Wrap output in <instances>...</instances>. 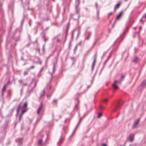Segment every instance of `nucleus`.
I'll return each instance as SVG.
<instances>
[{
	"label": "nucleus",
	"instance_id": "1",
	"mask_svg": "<svg viewBox=\"0 0 146 146\" xmlns=\"http://www.w3.org/2000/svg\"><path fill=\"white\" fill-rule=\"evenodd\" d=\"M121 83V82L118 81H114V82L113 84L112 85V86L113 89L114 90H116L118 89L119 88L117 86L118 84H120Z\"/></svg>",
	"mask_w": 146,
	"mask_h": 146
},
{
	"label": "nucleus",
	"instance_id": "2",
	"mask_svg": "<svg viewBox=\"0 0 146 146\" xmlns=\"http://www.w3.org/2000/svg\"><path fill=\"white\" fill-rule=\"evenodd\" d=\"M140 118L138 119L137 121H135L133 126L132 127L134 129L135 128H136L137 127V126L140 120Z\"/></svg>",
	"mask_w": 146,
	"mask_h": 146
},
{
	"label": "nucleus",
	"instance_id": "3",
	"mask_svg": "<svg viewBox=\"0 0 146 146\" xmlns=\"http://www.w3.org/2000/svg\"><path fill=\"white\" fill-rule=\"evenodd\" d=\"M43 107V104L42 103H41L40 104V106H39L37 110V113L38 114H39L40 113L41 110L42 109V108Z\"/></svg>",
	"mask_w": 146,
	"mask_h": 146
},
{
	"label": "nucleus",
	"instance_id": "4",
	"mask_svg": "<svg viewBox=\"0 0 146 146\" xmlns=\"http://www.w3.org/2000/svg\"><path fill=\"white\" fill-rule=\"evenodd\" d=\"M123 11H121L119 13V14L117 16L116 18V20H119L120 19L121 17V16H122V14H123Z\"/></svg>",
	"mask_w": 146,
	"mask_h": 146
},
{
	"label": "nucleus",
	"instance_id": "5",
	"mask_svg": "<svg viewBox=\"0 0 146 146\" xmlns=\"http://www.w3.org/2000/svg\"><path fill=\"white\" fill-rule=\"evenodd\" d=\"M129 140L131 142H132L134 139V135L133 134H130L129 138Z\"/></svg>",
	"mask_w": 146,
	"mask_h": 146
},
{
	"label": "nucleus",
	"instance_id": "6",
	"mask_svg": "<svg viewBox=\"0 0 146 146\" xmlns=\"http://www.w3.org/2000/svg\"><path fill=\"white\" fill-rule=\"evenodd\" d=\"M96 57H97L96 54H95V55L94 56V61H93V63L92 64V69H93L94 68V66L95 65L96 61Z\"/></svg>",
	"mask_w": 146,
	"mask_h": 146
},
{
	"label": "nucleus",
	"instance_id": "7",
	"mask_svg": "<svg viewBox=\"0 0 146 146\" xmlns=\"http://www.w3.org/2000/svg\"><path fill=\"white\" fill-rule=\"evenodd\" d=\"M27 108H24L23 110H22V111L21 115L20 118V120H21V119L22 115L27 111Z\"/></svg>",
	"mask_w": 146,
	"mask_h": 146
},
{
	"label": "nucleus",
	"instance_id": "8",
	"mask_svg": "<svg viewBox=\"0 0 146 146\" xmlns=\"http://www.w3.org/2000/svg\"><path fill=\"white\" fill-rule=\"evenodd\" d=\"M121 5V3H118L114 7V9L115 11L116 9H117L119 7H120V5Z\"/></svg>",
	"mask_w": 146,
	"mask_h": 146
},
{
	"label": "nucleus",
	"instance_id": "9",
	"mask_svg": "<svg viewBox=\"0 0 146 146\" xmlns=\"http://www.w3.org/2000/svg\"><path fill=\"white\" fill-rule=\"evenodd\" d=\"M138 58L136 57H135L134 59L133 60V62L136 63L138 61Z\"/></svg>",
	"mask_w": 146,
	"mask_h": 146
},
{
	"label": "nucleus",
	"instance_id": "10",
	"mask_svg": "<svg viewBox=\"0 0 146 146\" xmlns=\"http://www.w3.org/2000/svg\"><path fill=\"white\" fill-rule=\"evenodd\" d=\"M21 103H20L18 107V108H17V113H18L19 112V110L20 109V108H21Z\"/></svg>",
	"mask_w": 146,
	"mask_h": 146
},
{
	"label": "nucleus",
	"instance_id": "11",
	"mask_svg": "<svg viewBox=\"0 0 146 146\" xmlns=\"http://www.w3.org/2000/svg\"><path fill=\"white\" fill-rule=\"evenodd\" d=\"M42 139H39L38 142V144L39 145H40L42 144Z\"/></svg>",
	"mask_w": 146,
	"mask_h": 146
},
{
	"label": "nucleus",
	"instance_id": "12",
	"mask_svg": "<svg viewBox=\"0 0 146 146\" xmlns=\"http://www.w3.org/2000/svg\"><path fill=\"white\" fill-rule=\"evenodd\" d=\"M146 84V80H144L142 83V86H145Z\"/></svg>",
	"mask_w": 146,
	"mask_h": 146
},
{
	"label": "nucleus",
	"instance_id": "13",
	"mask_svg": "<svg viewBox=\"0 0 146 146\" xmlns=\"http://www.w3.org/2000/svg\"><path fill=\"white\" fill-rule=\"evenodd\" d=\"M27 102H25L24 103V105H23V108H27Z\"/></svg>",
	"mask_w": 146,
	"mask_h": 146
},
{
	"label": "nucleus",
	"instance_id": "14",
	"mask_svg": "<svg viewBox=\"0 0 146 146\" xmlns=\"http://www.w3.org/2000/svg\"><path fill=\"white\" fill-rule=\"evenodd\" d=\"M102 116V114L101 113H99L98 114V117L99 118H100Z\"/></svg>",
	"mask_w": 146,
	"mask_h": 146
},
{
	"label": "nucleus",
	"instance_id": "15",
	"mask_svg": "<svg viewBox=\"0 0 146 146\" xmlns=\"http://www.w3.org/2000/svg\"><path fill=\"white\" fill-rule=\"evenodd\" d=\"M5 86H3V88L2 90V92H3L4 90H5Z\"/></svg>",
	"mask_w": 146,
	"mask_h": 146
},
{
	"label": "nucleus",
	"instance_id": "16",
	"mask_svg": "<svg viewBox=\"0 0 146 146\" xmlns=\"http://www.w3.org/2000/svg\"><path fill=\"white\" fill-rule=\"evenodd\" d=\"M28 74V72H24V75H26L27 74Z\"/></svg>",
	"mask_w": 146,
	"mask_h": 146
},
{
	"label": "nucleus",
	"instance_id": "17",
	"mask_svg": "<svg viewBox=\"0 0 146 146\" xmlns=\"http://www.w3.org/2000/svg\"><path fill=\"white\" fill-rule=\"evenodd\" d=\"M119 108V106H117L116 108H115V109H114V110L115 111H116V109L118 108Z\"/></svg>",
	"mask_w": 146,
	"mask_h": 146
},
{
	"label": "nucleus",
	"instance_id": "18",
	"mask_svg": "<svg viewBox=\"0 0 146 146\" xmlns=\"http://www.w3.org/2000/svg\"><path fill=\"white\" fill-rule=\"evenodd\" d=\"M35 68V67L34 66H31L30 68L28 69V70H29L33 68Z\"/></svg>",
	"mask_w": 146,
	"mask_h": 146
},
{
	"label": "nucleus",
	"instance_id": "19",
	"mask_svg": "<svg viewBox=\"0 0 146 146\" xmlns=\"http://www.w3.org/2000/svg\"><path fill=\"white\" fill-rule=\"evenodd\" d=\"M143 18H146V14H145L142 17Z\"/></svg>",
	"mask_w": 146,
	"mask_h": 146
},
{
	"label": "nucleus",
	"instance_id": "20",
	"mask_svg": "<svg viewBox=\"0 0 146 146\" xmlns=\"http://www.w3.org/2000/svg\"><path fill=\"white\" fill-rule=\"evenodd\" d=\"M108 101L107 99H105L104 100V102H106Z\"/></svg>",
	"mask_w": 146,
	"mask_h": 146
},
{
	"label": "nucleus",
	"instance_id": "21",
	"mask_svg": "<svg viewBox=\"0 0 146 146\" xmlns=\"http://www.w3.org/2000/svg\"><path fill=\"white\" fill-rule=\"evenodd\" d=\"M102 146H107L105 144H103Z\"/></svg>",
	"mask_w": 146,
	"mask_h": 146
},
{
	"label": "nucleus",
	"instance_id": "22",
	"mask_svg": "<svg viewBox=\"0 0 146 146\" xmlns=\"http://www.w3.org/2000/svg\"><path fill=\"white\" fill-rule=\"evenodd\" d=\"M100 109H102L103 108V107H102V106H100Z\"/></svg>",
	"mask_w": 146,
	"mask_h": 146
},
{
	"label": "nucleus",
	"instance_id": "23",
	"mask_svg": "<svg viewBox=\"0 0 146 146\" xmlns=\"http://www.w3.org/2000/svg\"><path fill=\"white\" fill-rule=\"evenodd\" d=\"M124 76H121V78L122 79H123V78H124Z\"/></svg>",
	"mask_w": 146,
	"mask_h": 146
},
{
	"label": "nucleus",
	"instance_id": "24",
	"mask_svg": "<svg viewBox=\"0 0 146 146\" xmlns=\"http://www.w3.org/2000/svg\"><path fill=\"white\" fill-rule=\"evenodd\" d=\"M95 5H96V7H97V3H96Z\"/></svg>",
	"mask_w": 146,
	"mask_h": 146
},
{
	"label": "nucleus",
	"instance_id": "25",
	"mask_svg": "<svg viewBox=\"0 0 146 146\" xmlns=\"http://www.w3.org/2000/svg\"><path fill=\"white\" fill-rule=\"evenodd\" d=\"M111 14H112L111 13H110L109 14V15H111Z\"/></svg>",
	"mask_w": 146,
	"mask_h": 146
},
{
	"label": "nucleus",
	"instance_id": "26",
	"mask_svg": "<svg viewBox=\"0 0 146 146\" xmlns=\"http://www.w3.org/2000/svg\"><path fill=\"white\" fill-rule=\"evenodd\" d=\"M54 101V102H56V100H54V101Z\"/></svg>",
	"mask_w": 146,
	"mask_h": 146
},
{
	"label": "nucleus",
	"instance_id": "27",
	"mask_svg": "<svg viewBox=\"0 0 146 146\" xmlns=\"http://www.w3.org/2000/svg\"><path fill=\"white\" fill-rule=\"evenodd\" d=\"M77 48V46H76V47H75V49H76V48Z\"/></svg>",
	"mask_w": 146,
	"mask_h": 146
},
{
	"label": "nucleus",
	"instance_id": "28",
	"mask_svg": "<svg viewBox=\"0 0 146 146\" xmlns=\"http://www.w3.org/2000/svg\"><path fill=\"white\" fill-rule=\"evenodd\" d=\"M129 146H131V145H129Z\"/></svg>",
	"mask_w": 146,
	"mask_h": 146
}]
</instances>
